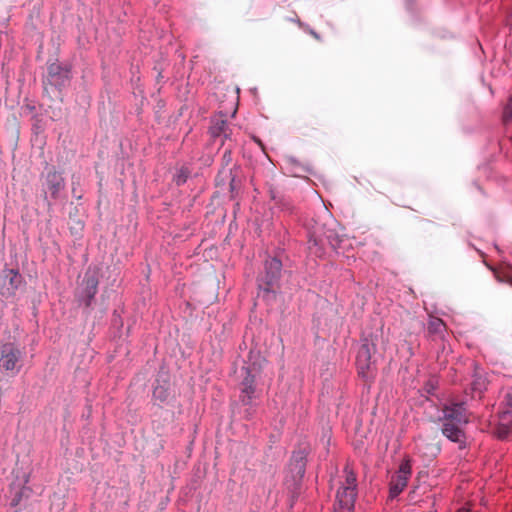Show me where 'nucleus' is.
<instances>
[{"instance_id": "1", "label": "nucleus", "mask_w": 512, "mask_h": 512, "mask_svg": "<svg viewBox=\"0 0 512 512\" xmlns=\"http://www.w3.org/2000/svg\"><path fill=\"white\" fill-rule=\"evenodd\" d=\"M263 362H265V360L258 357L256 361L248 364L242 369L243 379L239 384V400L243 405L248 406V408L244 410L243 415L247 420L251 419L255 413L253 400L258 397L256 384L261 377V367Z\"/></svg>"}, {"instance_id": "2", "label": "nucleus", "mask_w": 512, "mask_h": 512, "mask_svg": "<svg viewBox=\"0 0 512 512\" xmlns=\"http://www.w3.org/2000/svg\"><path fill=\"white\" fill-rule=\"evenodd\" d=\"M282 263L277 258H269L264 264V273L258 278L259 290L269 295L275 293V288L281 276Z\"/></svg>"}, {"instance_id": "3", "label": "nucleus", "mask_w": 512, "mask_h": 512, "mask_svg": "<svg viewBox=\"0 0 512 512\" xmlns=\"http://www.w3.org/2000/svg\"><path fill=\"white\" fill-rule=\"evenodd\" d=\"M412 475V464L410 459H404L399 464L398 469L392 474L389 481V498L398 497L407 487L408 481Z\"/></svg>"}, {"instance_id": "4", "label": "nucleus", "mask_w": 512, "mask_h": 512, "mask_svg": "<svg viewBox=\"0 0 512 512\" xmlns=\"http://www.w3.org/2000/svg\"><path fill=\"white\" fill-rule=\"evenodd\" d=\"M23 353L14 343H5L0 346V370L16 374L20 370V361Z\"/></svg>"}, {"instance_id": "5", "label": "nucleus", "mask_w": 512, "mask_h": 512, "mask_svg": "<svg viewBox=\"0 0 512 512\" xmlns=\"http://www.w3.org/2000/svg\"><path fill=\"white\" fill-rule=\"evenodd\" d=\"M374 348V344H370L367 339L363 340L360 347L358 348L356 355V367L359 376L363 379H369L372 377L371 356Z\"/></svg>"}, {"instance_id": "6", "label": "nucleus", "mask_w": 512, "mask_h": 512, "mask_svg": "<svg viewBox=\"0 0 512 512\" xmlns=\"http://www.w3.org/2000/svg\"><path fill=\"white\" fill-rule=\"evenodd\" d=\"M512 423V391L505 396V404L499 413V423L495 429V434L499 439H508L511 433L510 424Z\"/></svg>"}, {"instance_id": "7", "label": "nucleus", "mask_w": 512, "mask_h": 512, "mask_svg": "<svg viewBox=\"0 0 512 512\" xmlns=\"http://www.w3.org/2000/svg\"><path fill=\"white\" fill-rule=\"evenodd\" d=\"M22 276L18 270L7 269L3 271L0 294L9 299L15 296L18 288L22 284Z\"/></svg>"}, {"instance_id": "8", "label": "nucleus", "mask_w": 512, "mask_h": 512, "mask_svg": "<svg viewBox=\"0 0 512 512\" xmlns=\"http://www.w3.org/2000/svg\"><path fill=\"white\" fill-rule=\"evenodd\" d=\"M307 454L305 450L295 451L291 457L288 469L291 478L295 483H299L306 471Z\"/></svg>"}, {"instance_id": "9", "label": "nucleus", "mask_w": 512, "mask_h": 512, "mask_svg": "<svg viewBox=\"0 0 512 512\" xmlns=\"http://www.w3.org/2000/svg\"><path fill=\"white\" fill-rule=\"evenodd\" d=\"M216 186L223 191L235 192L240 189L241 180L231 169H222L217 175Z\"/></svg>"}, {"instance_id": "10", "label": "nucleus", "mask_w": 512, "mask_h": 512, "mask_svg": "<svg viewBox=\"0 0 512 512\" xmlns=\"http://www.w3.org/2000/svg\"><path fill=\"white\" fill-rule=\"evenodd\" d=\"M443 421L466 424L468 422V418L466 415L465 404L451 403L446 405L443 410Z\"/></svg>"}, {"instance_id": "11", "label": "nucleus", "mask_w": 512, "mask_h": 512, "mask_svg": "<svg viewBox=\"0 0 512 512\" xmlns=\"http://www.w3.org/2000/svg\"><path fill=\"white\" fill-rule=\"evenodd\" d=\"M98 290V279L95 273L87 272L83 280L81 301L90 306Z\"/></svg>"}, {"instance_id": "12", "label": "nucleus", "mask_w": 512, "mask_h": 512, "mask_svg": "<svg viewBox=\"0 0 512 512\" xmlns=\"http://www.w3.org/2000/svg\"><path fill=\"white\" fill-rule=\"evenodd\" d=\"M309 243H313L314 246L321 247L329 244L333 249H336L339 240L338 236L332 230L322 232L320 229H315L310 234Z\"/></svg>"}, {"instance_id": "13", "label": "nucleus", "mask_w": 512, "mask_h": 512, "mask_svg": "<svg viewBox=\"0 0 512 512\" xmlns=\"http://www.w3.org/2000/svg\"><path fill=\"white\" fill-rule=\"evenodd\" d=\"M356 496V489H354L353 486L340 487L336 495L339 507L347 512H352L354 510Z\"/></svg>"}, {"instance_id": "14", "label": "nucleus", "mask_w": 512, "mask_h": 512, "mask_svg": "<svg viewBox=\"0 0 512 512\" xmlns=\"http://www.w3.org/2000/svg\"><path fill=\"white\" fill-rule=\"evenodd\" d=\"M462 423L444 422L442 426V433L450 441L459 445V448L465 447V434L461 429Z\"/></svg>"}, {"instance_id": "15", "label": "nucleus", "mask_w": 512, "mask_h": 512, "mask_svg": "<svg viewBox=\"0 0 512 512\" xmlns=\"http://www.w3.org/2000/svg\"><path fill=\"white\" fill-rule=\"evenodd\" d=\"M45 185L51 192H59L64 188V179L59 172L49 171L45 178Z\"/></svg>"}, {"instance_id": "16", "label": "nucleus", "mask_w": 512, "mask_h": 512, "mask_svg": "<svg viewBox=\"0 0 512 512\" xmlns=\"http://www.w3.org/2000/svg\"><path fill=\"white\" fill-rule=\"evenodd\" d=\"M227 129L228 126L226 120L222 119L221 117H217L212 120L210 132L213 137L224 135L225 138H228Z\"/></svg>"}, {"instance_id": "17", "label": "nucleus", "mask_w": 512, "mask_h": 512, "mask_svg": "<svg viewBox=\"0 0 512 512\" xmlns=\"http://www.w3.org/2000/svg\"><path fill=\"white\" fill-rule=\"evenodd\" d=\"M445 329L444 322L437 317L431 318L428 323V330L432 334H442Z\"/></svg>"}, {"instance_id": "18", "label": "nucleus", "mask_w": 512, "mask_h": 512, "mask_svg": "<svg viewBox=\"0 0 512 512\" xmlns=\"http://www.w3.org/2000/svg\"><path fill=\"white\" fill-rule=\"evenodd\" d=\"M153 396L161 402L166 401L169 396L168 388L164 385H157L153 390Z\"/></svg>"}, {"instance_id": "19", "label": "nucleus", "mask_w": 512, "mask_h": 512, "mask_svg": "<svg viewBox=\"0 0 512 512\" xmlns=\"http://www.w3.org/2000/svg\"><path fill=\"white\" fill-rule=\"evenodd\" d=\"M190 171L186 167H182L175 176V181L178 185L186 182Z\"/></svg>"}, {"instance_id": "20", "label": "nucleus", "mask_w": 512, "mask_h": 512, "mask_svg": "<svg viewBox=\"0 0 512 512\" xmlns=\"http://www.w3.org/2000/svg\"><path fill=\"white\" fill-rule=\"evenodd\" d=\"M346 471V483L344 486H353L356 489V476L352 471Z\"/></svg>"}, {"instance_id": "21", "label": "nucleus", "mask_w": 512, "mask_h": 512, "mask_svg": "<svg viewBox=\"0 0 512 512\" xmlns=\"http://www.w3.org/2000/svg\"><path fill=\"white\" fill-rule=\"evenodd\" d=\"M59 67L58 66H55V65H52L49 69V74L51 76V82L55 85L58 84V81L57 79L55 78V71L58 69Z\"/></svg>"}, {"instance_id": "22", "label": "nucleus", "mask_w": 512, "mask_h": 512, "mask_svg": "<svg viewBox=\"0 0 512 512\" xmlns=\"http://www.w3.org/2000/svg\"><path fill=\"white\" fill-rule=\"evenodd\" d=\"M428 386H429V388H427V391H428L429 393H431V392H432V390L434 389V386H433L432 384H431V385H430V384H428Z\"/></svg>"}, {"instance_id": "23", "label": "nucleus", "mask_w": 512, "mask_h": 512, "mask_svg": "<svg viewBox=\"0 0 512 512\" xmlns=\"http://www.w3.org/2000/svg\"><path fill=\"white\" fill-rule=\"evenodd\" d=\"M456 512H469V510L466 508H461V509L457 510Z\"/></svg>"}, {"instance_id": "24", "label": "nucleus", "mask_w": 512, "mask_h": 512, "mask_svg": "<svg viewBox=\"0 0 512 512\" xmlns=\"http://www.w3.org/2000/svg\"><path fill=\"white\" fill-rule=\"evenodd\" d=\"M227 155H228V156H230V151H226V152L224 153V158H226V157H227Z\"/></svg>"}]
</instances>
